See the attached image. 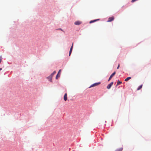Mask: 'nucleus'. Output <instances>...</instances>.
Segmentation results:
<instances>
[{
    "instance_id": "423d86ee",
    "label": "nucleus",
    "mask_w": 151,
    "mask_h": 151,
    "mask_svg": "<svg viewBox=\"0 0 151 151\" xmlns=\"http://www.w3.org/2000/svg\"><path fill=\"white\" fill-rule=\"evenodd\" d=\"M116 73V72H114L113 73H112L111 75L110 76L108 81H109L112 78V77L115 75Z\"/></svg>"
},
{
    "instance_id": "f257e3e1",
    "label": "nucleus",
    "mask_w": 151,
    "mask_h": 151,
    "mask_svg": "<svg viewBox=\"0 0 151 151\" xmlns=\"http://www.w3.org/2000/svg\"><path fill=\"white\" fill-rule=\"evenodd\" d=\"M100 82L96 83H94L92 84V85H91L89 87V88H91V87H95L96 86H97L98 85H99V84H100Z\"/></svg>"
},
{
    "instance_id": "7ed1b4c3",
    "label": "nucleus",
    "mask_w": 151,
    "mask_h": 151,
    "mask_svg": "<svg viewBox=\"0 0 151 151\" xmlns=\"http://www.w3.org/2000/svg\"><path fill=\"white\" fill-rule=\"evenodd\" d=\"M114 19V17H110L108 18V20L107 21L108 22H111L112 21H113Z\"/></svg>"
},
{
    "instance_id": "ddd939ff",
    "label": "nucleus",
    "mask_w": 151,
    "mask_h": 151,
    "mask_svg": "<svg viewBox=\"0 0 151 151\" xmlns=\"http://www.w3.org/2000/svg\"><path fill=\"white\" fill-rule=\"evenodd\" d=\"M56 73V71H54L50 75H51L53 76Z\"/></svg>"
},
{
    "instance_id": "f8f14e48",
    "label": "nucleus",
    "mask_w": 151,
    "mask_h": 151,
    "mask_svg": "<svg viewBox=\"0 0 151 151\" xmlns=\"http://www.w3.org/2000/svg\"><path fill=\"white\" fill-rule=\"evenodd\" d=\"M142 85H140V86H139L137 88V90H139L140 89H141L142 87Z\"/></svg>"
},
{
    "instance_id": "0eeeda50",
    "label": "nucleus",
    "mask_w": 151,
    "mask_h": 151,
    "mask_svg": "<svg viewBox=\"0 0 151 151\" xmlns=\"http://www.w3.org/2000/svg\"><path fill=\"white\" fill-rule=\"evenodd\" d=\"M81 22L80 21H77L76 22L74 23V24L76 25H79L81 24Z\"/></svg>"
},
{
    "instance_id": "6ab92c4d",
    "label": "nucleus",
    "mask_w": 151,
    "mask_h": 151,
    "mask_svg": "<svg viewBox=\"0 0 151 151\" xmlns=\"http://www.w3.org/2000/svg\"><path fill=\"white\" fill-rule=\"evenodd\" d=\"M2 70V68H0V71Z\"/></svg>"
},
{
    "instance_id": "1a4fd4ad",
    "label": "nucleus",
    "mask_w": 151,
    "mask_h": 151,
    "mask_svg": "<svg viewBox=\"0 0 151 151\" xmlns=\"http://www.w3.org/2000/svg\"><path fill=\"white\" fill-rule=\"evenodd\" d=\"M99 19H95V20H91V21L90 22H89V23H93V22H94L96 21H99Z\"/></svg>"
},
{
    "instance_id": "f03ea898",
    "label": "nucleus",
    "mask_w": 151,
    "mask_h": 151,
    "mask_svg": "<svg viewBox=\"0 0 151 151\" xmlns=\"http://www.w3.org/2000/svg\"><path fill=\"white\" fill-rule=\"evenodd\" d=\"M113 82H111L110 84H108L106 88L108 89H109L113 85Z\"/></svg>"
},
{
    "instance_id": "f3484780",
    "label": "nucleus",
    "mask_w": 151,
    "mask_h": 151,
    "mask_svg": "<svg viewBox=\"0 0 151 151\" xmlns=\"http://www.w3.org/2000/svg\"><path fill=\"white\" fill-rule=\"evenodd\" d=\"M58 29L61 30L62 31L64 32L63 31L61 28L59 29Z\"/></svg>"
},
{
    "instance_id": "20e7f679",
    "label": "nucleus",
    "mask_w": 151,
    "mask_h": 151,
    "mask_svg": "<svg viewBox=\"0 0 151 151\" xmlns=\"http://www.w3.org/2000/svg\"><path fill=\"white\" fill-rule=\"evenodd\" d=\"M61 71V70H60L58 73V74L57 75L56 77V79H58V78L60 76V72Z\"/></svg>"
},
{
    "instance_id": "9d476101",
    "label": "nucleus",
    "mask_w": 151,
    "mask_h": 151,
    "mask_svg": "<svg viewBox=\"0 0 151 151\" xmlns=\"http://www.w3.org/2000/svg\"><path fill=\"white\" fill-rule=\"evenodd\" d=\"M131 77H128L126 79H125L124 80L125 81H127L131 79Z\"/></svg>"
},
{
    "instance_id": "dca6fc26",
    "label": "nucleus",
    "mask_w": 151,
    "mask_h": 151,
    "mask_svg": "<svg viewBox=\"0 0 151 151\" xmlns=\"http://www.w3.org/2000/svg\"><path fill=\"white\" fill-rule=\"evenodd\" d=\"M72 51H70L69 52V55L70 56L71 53Z\"/></svg>"
},
{
    "instance_id": "39448f33",
    "label": "nucleus",
    "mask_w": 151,
    "mask_h": 151,
    "mask_svg": "<svg viewBox=\"0 0 151 151\" xmlns=\"http://www.w3.org/2000/svg\"><path fill=\"white\" fill-rule=\"evenodd\" d=\"M52 76L50 75L49 76L47 77V78L49 80V81L50 82L52 81Z\"/></svg>"
},
{
    "instance_id": "a211bd4d",
    "label": "nucleus",
    "mask_w": 151,
    "mask_h": 151,
    "mask_svg": "<svg viewBox=\"0 0 151 151\" xmlns=\"http://www.w3.org/2000/svg\"><path fill=\"white\" fill-rule=\"evenodd\" d=\"M119 65H118V67H117V69H118L119 68Z\"/></svg>"
},
{
    "instance_id": "6e6552de",
    "label": "nucleus",
    "mask_w": 151,
    "mask_h": 151,
    "mask_svg": "<svg viewBox=\"0 0 151 151\" xmlns=\"http://www.w3.org/2000/svg\"><path fill=\"white\" fill-rule=\"evenodd\" d=\"M67 93H65L63 99L65 101H66L67 100Z\"/></svg>"
},
{
    "instance_id": "4468645a",
    "label": "nucleus",
    "mask_w": 151,
    "mask_h": 151,
    "mask_svg": "<svg viewBox=\"0 0 151 151\" xmlns=\"http://www.w3.org/2000/svg\"><path fill=\"white\" fill-rule=\"evenodd\" d=\"M122 83V82L118 81V82L117 83V86L118 85L121 84Z\"/></svg>"
},
{
    "instance_id": "9b49d317",
    "label": "nucleus",
    "mask_w": 151,
    "mask_h": 151,
    "mask_svg": "<svg viewBox=\"0 0 151 151\" xmlns=\"http://www.w3.org/2000/svg\"><path fill=\"white\" fill-rule=\"evenodd\" d=\"M122 150H123V148L121 147L117 149L116 150V151H122Z\"/></svg>"
},
{
    "instance_id": "2eb2a0df",
    "label": "nucleus",
    "mask_w": 151,
    "mask_h": 151,
    "mask_svg": "<svg viewBox=\"0 0 151 151\" xmlns=\"http://www.w3.org/2000/svg\"><path fill=\"white\" fill-rule=\"evenodd\" d=\"M73 44H72V46L70 48V51H72V49H73Z\"/></svg>"
}]
</instances>
